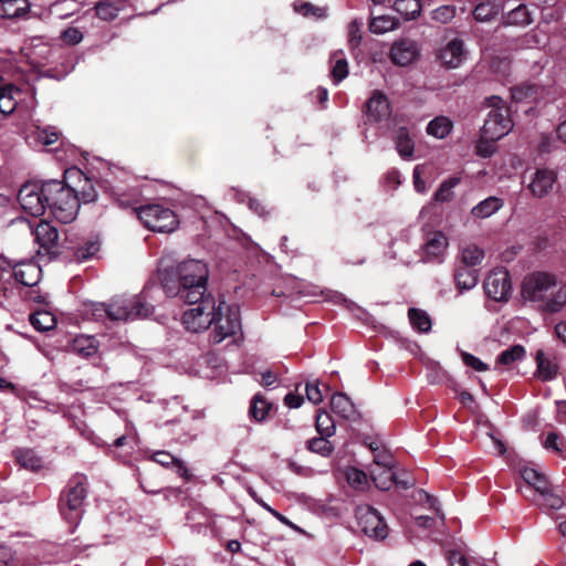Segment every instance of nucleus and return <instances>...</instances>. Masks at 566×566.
<instances>
[{
  "mask_svg": "<svg viewBox=\"0 0 566 566\" xmlns=\"http://www.w3.org/2000/svg\"><path fill=\"white\" fill-rule=\"evenodd\" d=\"M331 408L334 413L348 421L360 420V413L354 402L344 392H335L331 398Z\"/></svg>",
  "mask_w": 566,
  "mask_h": 566,
  "instance_id": "nucleus-19",
  "label": "nucleus"
},
{
  "mask_svg": "<svg viewBox=\"0 0 566 566\" xmlns=\"http://www.w3.org/2000/svg\"><path fill=\"white\" fill-rule=\"evenodd\" d=\"M396 149L403 159H409L413 155L415 144L406 127H400L396 136Z\"/></svg>",
  "mask_w": 566,
  "mask_h": 566,
  "instance_id": "nucleus-36",
  "label": "nucleus"
},
{
  "mask_svg": "<svg viewBox=\"0 0 566 566\" xmlns=\"http://www.w3.org/2000/svg\"><path fill=\"white\" fill-rule=\"evenodd\" d=\"M181 322L185 328L192 333L207 329L214 324L210 335L213 345L220 344L227 337L234 336L241 331L240 308L235 304H227L219 301L217 304L213 295H208L202 303L186 311Z\"/></svg>",
  "mask_w": 566,
  "mask_h": 566,
  "instance_id": "nucleus-2",
  "label": "nucleus"
},
{
  "mask_svg": "<svg viewBox=\"0 0 566 566\" xmlns=\"http://www.w3.org/2000/svg\"><path fill=\"white\" fill-rule=\"evenodd\" d=\"M30 9L28 0H0V18L14 19L27 14Z\"/></svg>",
  "mask_w": 566,
  "mask_h": 566,
  "instance_id": "nucleus-27",
  "label": "nucleus"
},
{
  "mask_svg": "<svg viewBox=\"0 0 566 566\" xmlns=\"http://www.w3.org/2000/svg\"><path fill=\"white\" fill-rule=\"evenodd\" d=\"M452 129V122L444 116L433 118L427 125V133L437 138L447 137Z\"/></svg>",
  "mask_w": 566,
  "mask_h": 566,
  "instance_id": "nucleus-39",
  "label": "nucleus"
},
{
  "mask_svg": "<svg viewBox=\"0 0 566 566\" xmlns=\"http://www.w3.org/2000/svg\"><path fill=\"white\" fill-rule=\"evenodd\" d=\"M358 527L368 537L382 541L388 536V526L385 518L373 506L365 504L355 510Z\"/></svg>",
  "mask_w": 566,
  "mask_h": 566,
  "instance_id": "nucleus-8",
  "label": "nucleus"
},
{
  "mask_svg": "<svg viewBox=\"0 0 566 566\" xmlns=\"http://www.w3.org/2000/svg\"><path fill=\"white\" fill-rule=\"evenodd\" d=\"M38 145L43 146L46 153H54L60 150L63 146L62 134L55 126H46L40 128L38 126Z\"/></svg>",
  "mask_w": 566,
  "mask_h": 566,
  "instance_id": "nucleus-21",
  "label": "nucleus"
},
{
  "mask_svg": "<svg viewBox=\"0 0 566 566\" xmlns=\"http://www.w3.org/2000/svg\"><path fill=\"white\" fill-rule=\"evenodd\" d=\"M106 192L120 208H132L136 212L139 209L140 191L136 187H128L123 185H109Z\"/></svg>",
  "mask_w": 566,
  "mask_h": 566,
  "instance_id": "nucleus-16",
  "label": "nucleus"
},
{
  "mask_svg": "<svg viewBox=\"0 0 566 566\" xmlns=\"http://www.w3.org/2000/svg\"><path fill=\"white\" fill-rule=\"evenodd\" d=\"M87 478L84 474L76 473L71 476L63 489L59 499V512L66 521L73 533L80 524L84 514V501L87 496Z\"/></svg>",
  "mask_w": 566,
  "mask_h": 566,
  "instance_id": "nucleus-5",
  "label": "nucleus"
},
{
  "mask_svg": "<svg viewBox=\"0 0 566 566\" xmlns=\"http://www.w3.org/2000/svg\"><path fill=\"white\" fill-rule=\"evenodd\" d=\"M15 559L11 548L7 545H0V566H14Z\"/></svg>",
  "mask_w": 566,
  "mask_h": 566,
  "instance_id": "nucleus-60",
  "label": "nucleus"
},
{
  "mask_svg": "<svg viewBox=\"0 0 566 566\" xmlns=\"http://www.w3.org/2000/svg\"><path fill=\"white\" fill-rule=\"evenodd\" d=\"M461 182V178L453 176L443 180L437 191L434 192V200L437 202H449L453 199V188Z\"/></svg>",
  "mask_w": 566,
  "mask_h": 566,
  "instance_id": "nucleus-40",
  "label": "nucleus"
},
{
  "mask_svg": "<svg viewBox=\"0 0 566 566\" xmlns=\"http://www.w3.org/2000/svg\"><path fill=\"white\" fill-rule=\"evenodd\" d=\"M453 279L460 293L473 289L479 282V270L455 264Z\"/></svg>",
  "mask_w": 566,
  "mask_h": 566,
  "instance_id": "nucleus-22",
  "label": "nucleus"
},
{
  "mask_svg": "<svg viewBox=\"0 0 566 566\" xmlns=\"http://www.w3.org/2000/svg\"><path fill=\"white\" fill-rule=\"evenodd\" d=\"M71 348L81 357L88 358L97 353L98 342L94 336L78 335L72 340Z\"/></svg>",
  "mask_w": 566,
  "mask_h": 566,
  "instance_id": "nucleus-28",
  "label": "nucleus"
},
{
  "mask_svg": "<svg viewBox=\"0 0 566 566\" xmlns=\"http://www.w3.org/2000/svg\"><path fill=\"white\" fill-rule=\"evenodd\" d=\"M484 259V251L475 244H470L463 248L460 252L459 265L474 268L479 265Z\"/></svg>",
  "mask_w": 566,
  "mask_h": 566,
  "instance_id": "nucleus-35",
  "label": "nucleus"
},
{
  "mask_svg": "<svg viewBox=\"0 0 566 566\" xmlns=\"http://www.w3.org/2000/svg\"><path fill=\"white\" fill-rule=\"evenodd\" d=\"M371 479L377 489L388 491L395 483V472L392 469H378L370 472Z\"/></svg>",
  "mask_w": 566,
  "mask_h": 566,
  "instance_id": "nucleus-42",
  "label": "nucleus"
},
{
  "mask_svg": "<svg viewBox=\"0 0 566 566\" xmlns=\"http://www.w3.org/2000/svg\"><path fill=\"white\" fill-rule=\"evenodd\" d=\"M347 480L352 485L359 488L367 483V475L361 470L353 469L347 473Z\"/></svg>",
  "mask_w": 566,
  "mask_h": 566,
  "instance_id": "nucleus-58",
  "label": "nucleus"
},
{
  "mask_svg": "<svg viewBox=\"0 0 566 566\" xmlns=\"http://www.w3.org/2000/svg\"><path fill=\"white\" fill-rule=\"evenodd\" d=\"M13 454L21 468L35 471V452L32 449H17Z\"/></svg>",
  "mask_w": 566,
  "mask_h": 566,
  "instance_id": "nucleus-48",
  "label": "nucleus"
},
{
  "mask_svg": "<svg viewBox=\"0 0 566 566\" xmlns=\"http://www.w3.org/2000/svg\"><path fill=\"white\" fill-rule=\"evenodd\" d=\"M503 206V201L497 197H489L474 206L471 213L476 218H488L495 213Z\"/></svg>",
  "mask_w": 566,
  "mask_h": 566,
  "instance_id": "nucleus-37",
  "label": "nucleus"
},
{
  "mask_svg": "<svg viewBox=\"0 0 566 566\" xmlns=\"http://www.w3.org/2000/svg\"><path fill=\"white\" fill-rule=\"evenodd\" d=\"M405 20H416L421 14L420 0H396L392 7Z\"/></svg>",
  "mask_w": 566,
  "mask_h": 566,
  "instance_id": "nucleus-33",
  "label": "nucleus"
},
{
  "mask_svg": "<svg viewBox=\"0 0 566 566\" xmlns=\"http://www.w3.org/2000/svg\"><path fill=\"white\" fill-rule=\"evenodd\" d=\"M61 40L66 45H76L83 40V33L77 28L69 27L61 32Z\"/></svg>",
  "mask_w": 566,
  "mask_h": 566,
  "instance_id": "nucleus-53",
  "label": "nucleus"
},
{
  "mask_svg": "<svg viewBox=\"0 0 566 566\" xmlns=\"http://www.w3.org/2000/svg\"><path fill=\"white\" fill-rule=\"evenodd\" d=\"M361 27L363 22L357 19L353 20L348 25V44L352 50L357 49L361 44Z\"/></svg>",
  "mask_w": 566,
  "mask_h": 566,
  "instance_id": "nucleus-51",
  "label": "nucleus"
},
{
  "mask_svg": "<svg viewBox=\"0 0 566 566\" xmlns=\"http://www.w3.org/2000/svg\"><path fill=\"white\" fill-rule=\"evenodd\" d=\"M374 463L378 467V469H392L395 465V460L388 450L381 449L375 453Z\"/></svg>",
  "mask_w": 566,
  "mask_h": 566,
  "instance_id": "nucleus-52",
  "label": "nucleus"
},
{
  "mask_svg": "<svg viewBox=\"0 0 566 566\" xmlns=\"http://www.w3.org/2000/svg\"><path fill=\"white\" fill-rule=\"evenodd\" d=\"M525 356V348L522 345H513L510 348L503 350L496 357V364L509 366L517 360H521Z\"/></svg>",
  "mask_w": 566,
  "mask_h": 566,
  "instance_id": "nucleus-47",
  "label": "nucleus"
},
{
  "mask_svg": "<svg viewBox=\"0 0 566 566\" xmlns=\"http://www.w3.org/2000/svg\"><path fill=\"white\" fill-rule=\"evenodd\" d=\"M398 22L389 15L375 17L369 22V31L375 34H382L391 31L397 27Z\"/></svg>",
  "mask_w": 566,
  "mask_h": 566,
  "instance_id": "nucleus-46",
  "label": "nucleus"
},
{
  "mask_svg": "<svg viewBox=\"0 0 566 566\" xmlns=\"http://www.w3.org/2000/svg\"><path fill=\"white\" fill-rule=\"evenodd\" d=\"M455 17V7L446 4L431 11V19L439 23H449Z\"/></svg>",
  "mask_w": 566,
  "mask_h": 566,
  "instance_id": "nucleus-50",
  "label": "nucleus"
},
{
  "mask_svg": "<svg viewBox=\"0 0 566 566\" xmlns=\"http://www.w3.org/2000/svg\"><path fill=\"white\" fill-rule=\"evenodd\" d=\"M45 296L38 292V332L51 331L56 326V317L54 314L45 310Z\"/></svg>",
  "mask_w": 566,
  "mask_h": 566,
  "instance_id": "nucleus-31",
  "label": "nucleus"
},
{
  "mask_svg": "<svg viewBox=\"0 0 566 566\" xmlns=\"http://www.w3.org/2000/svg\"><path fill=\"white\" fill-rule=\"evenodd\" d=\"M315 427L321 436L332 437L335 434V422L329 413L318 410L315 419Z\"/></svg>",
  "mask_w": 566,
  "mask_h": 566,
  "instance_id": "nucleus-44",
  "label": "nucleus"
},
{
  "mask_svg": "<svg viewBox=\"0 0 566 566\" xmlns=\"http://www.w3.org/2000/svg\"><path fill=\"white\" fill-rule=\"evenodd\" d=\"M512 127L509 108L491 109L481 128V139L496 142L507 135Z\"/></svg>",
  "mask_w": 566,
  "mask_h": 566,
  "instance_id": "nucleus-10",
  "label": "nucleus"
},
{
  "mask_svg": "<svg viewBox=\"0 0 566 566\" xmlns=\"http://www.w3.org/2000/svg\"><path fill=\"white\" fill-rule=\"evenodd\" d=\"M331 60L334 62L331 75L334 83L338 84L348 75V63L342 52H334Z\"/></svg>",
  "mask_w": 566,
  "mask_h": 566,
  "instance_id": "nucleus-41",
  "label": "nucleus"
},
{
  "mask_svg": "<svg viewBox=\"0 0 566 566\" xmlns=\"http://www.w3.org/2000/svg\"><path fill=\"white\" fill-rule=\"evenodd\" d=\"M415 484V481L410 476L409 473L407 472H402L401 474H397L395 473V483L394 485L402 489V490H408L410 488H412Z\"/></svg>",
  "mask_w": 566,
  "mask_h": 566,
  "instance_id": "nucleus-59",
  "label": "nucleus"
},
{
  "mask_svg": "<svg viewBox=\"0 0 566 566\" xmlns=\"http://www.w3.org/2000/svg\"><path fill=\"white\" fill-rule=\"evenodd\" d=\"M154 307L140 297H116L109 303H99L95 308V315L104 313L111 321H135L146 318L153 313Z\"/></svg>",
  "mask_w": 566,
  "mask_h": 566,
  "instance_id": "nucleus-6",
  "label": "nucleus"
},
{
  "mask_svg": "<svg viewBox=\"0 0 566 566\" xmlns=\"http://www.w3.org/2000/svg\"><path fill=\"white\" fill-rule=\"evenodd\" d=\"M448 560L450 566H469V562L465 556H463L458 551H450L448 553Z\"/></svg>",
  "mask_w": 566,
  "mask_h": 566,
  "instance_id": "nucleus-64",
  "label": "nucleus"
},
{
  "mask_svg": "<svg viewBox=\"0 0 566 566\" xmlns=\"http://www.w3.org/2000/svg\"><path fill=\"white\" fill-rule=\"evenodd\" d=\"M462 360L468 366L476 371H486L489 369V366L484 364L480 358L476 356L470 354V353H462Z\"/></svg>",
  "mask_w": 566,
  "mask_h": 566,
  "instance_id": "nucleus-56",
  "label": "nucleus"
},
{
  "mask_svg": "<svg viewBox=\"0 0 566 566\" xmlns=\"http://www.w3.org/2000/svg\"><path fill=\"white\" fill-rule=\"evenodd\" d=\"M44 548H50L51 551H54V557L46 558V556H44V564L69 563L72 559H74L81 552L76 546L70 544H45L42 546V549Z\"/></svg>",
  "mask_w": 566,
  "mask_h": 566,
  "instance_id": "nucleus-23",
  "label": "nucleus"
},
{
  "mask_svg": "<svg viewBox=\"0 0 566 566\" xmlns=\"http://www.w3.org/2000/svg\"><path fill=\"white\" fill-rule=\"evenodd\" d=\"M35 182L32 180L25 181L19 189L17 199L21 206V209L25 211L28 217H19L13 222H27L32 235H35V226L30 218L35 217Z\"/></svg>",
  "mask_w": 566,
  "mask_h": 566,
  "instance_id": "nucleus-13",
  "label": "nucleus"
},
{
  "mask_svg": "<svg viewBox=\"0 0 566 566\" xmlns=\"http://www.w3.org/2000/svg\"><path fill=\"white\" fill-rule=\"evenodd\" d=\"M532 23L531 12L525 4H520L503 15L504 25L524 27Z\"/></svg>",
  "mask_w": 566,
  "mask_h": 566,
  "instance_id": "nucleus-32",
  "label": "nucleus"
},
{
  "mask_svg": "<svg viewBox=\"0 0 566 566\" xmlns=\"http://www.w3.org/2000/svg\"><path fill=\"white\" fill-rule=\"evenodd\" d=\"M366 115L369 122H381L389 118L391 114L388 97L380 91H374L366 102Z\"/></svg>",
  "mask_w": 566,
  "mask_h": 566,
  "instance_id": "nucleus-15",
  "label": "nucleus"
},
{
  "mask_svg": "<svg viewBox=\"0 0 566 566\" xmlns=\"http://www.w3.org/2000/svg\"><path fill=\"white\" fill-rule=\"evenodd\" d=\"M558 434L549 432L545 439L544 447L554 450L558 455L564 457L563 449L558 446Z\"/></svg>",
  "mask_w": 566,
  "mask_h": 566,
  "instance_id": "nucleus-61",
  "label": "nucleus"
},
{
  "mask_svg": "<svg viewBox=\"0 0 566 566\" xmlns=\"http://www.w3.org/2000/svg\"><path fill=\"white\" fill-rule=\"evenodd\" d=\"M329 437L321 436L312 438L307 441V449L311 452L317 453L322 457H329L334 451L333 443L328 440Z\"/></svg>",
  "mask_w": 566,
  "mask_h": 566,
  "instance_id": "nucleus-43",
  "label": "nucleus"
},
{
  "mask_svg": "<svg viewBox=\"0 0 566 566\" xmlns=\"http://www.w3.org/2000/svg\"><path fill=\"white\" fill-rule=\"evenodd\" d=\"M484 292L495 302H507L512 291L509 271L496 269L490 272L483 283Z\"/></svg>",
  "mask_w": 566,
  "mask_h": 566,
  "instance_id": "nucleus-11",
  "label": "nucleus"
},
{
  "mask_svg": "<svg viewBox=\"0 0 566 566\" xmlns=\"http://www.w3.org/2000/svg\"><path fill=\"white\" fill-rule=\"evenodd\" d=\"M38 205L49 210L59 222L70 223L75 220L80 206L73 184L65 178L49 179L41 182L38 191Z\"/></svg>",
  "mask_w": 566,
  "mask_h": 566,
  "instance_id": "nucleus-3",
  "label": "nucleus"
},
{
  "mask_svg": "<svg viewBox=\"0 0 566 566\" xmlns=\"http://www.w3.org/2000/svg\"><path fill=\"white\" fill-rule=\"evenodd\" d=\"M557 181V174L553 169L541 168L534 174L532 182L528 185V189L534 197L543 198L547 196Z\"/></svg>",
  "mask_w": 566,
  "mask_h": 566,
  "instance_id": "nucleus-17",
  "label": "nucleus"
},
{
  "mask_svg": "<svg viewBox=\"0 0 566 566\" xmlns=\"http://www.w3.org/2000/svg\"><path fill=\"white\" fill-rule=\"evenodd\" d=\"M306 398L314 405L323 401V394L319 389L318 382H307L305 386Z\"/></svg>",
  "mask_w": 566,
  "mask_h": 566,
  "instance_id": "nucleus-55",
  "label": "nucleus"
},
{
  "mask_svg": "<svg viewBox=\"0 0 566 566\" xmlns=\"http://www.w3.org/2000/svg\"><path fill=\"white\" fill-rule=\"evenodd\" d=\"M65 178L71 182L76 181V185H73V187L75 188L80 207L81 203H91L97 199V191L93 181L81 169L76 167L65 169Z\"/></svg>",
  "mask_w": 566,
  "mask_h": 566,
  "instance_id": "nucleus-12",
  "label": "nucleus"
},
{
  "mask_svg": "<svg viewBox=\"0 0 566 566\" xmlns=\"http://www.w3.org/2000/svg\"><path fill=\"white\" fill-rule=\"evenodd\" d=\"M503 10V3L485 0L475 6L473 17L478 22L493 20Z\"/></svg>",
  "mask_w": 566,
  "mask_h": 566,
  "instance_id": "nucleus-30",
  "label": "nucleus"
},
{
  "mask_svg": "<svg viewBox=\"0 0 566 566\" xmlns=\"http://www.w3.org/2000/svg\"><path fill=\"white\" fill-rule=\"evenodd\" d=\"M418 46L415 41L402 39L392 44L390 60L394 64L407 66L418 56Z\"/></svg>",
  "mask_w": 566,
  "mask_h": 566,
  "instance_id": "nucleus-18",
  "label": "nucleus"
},
{
  "mask_svg": "<svg viewBox=\"0 0 566 566\" xmlns=\"http://www.w3.org/2000/svg\"><path fill=\"white\" fill-rule=\"evenodd\" d=\"M61 248L57 228L41 219L38 222V261L50 262L56 259Z\"/></svg>",
  "mask_w": 566,
  "mask_h": 566,
  "instance_id": "nucleus-9",
  "label": "nucleus"
},
{
  "mask_svg": "<svg viewBox=\"0 0 566 566\" xmlns=\"http://www.w3.org/2000/svg\"><path fill=\"white\" fill-rule=\"evenodd\" d=\"M537 377L542 381H549L557 376V365L545 357L543 350L536 353Z\"/></svg>",
  "mask_w": 566,
  "mask_h": 566,
  "instance_id": "nucleus-34",
  "label": "nucleus"
},
{
  "mask_svg": "<svg viewBox=\"0 0 566 566\" xmlns=\"http://www.w3.org/2000/svg\"><path fill=\"white\" fill-rule=\"evenodd\" d=\"M177 459L175 455L167 451H157L151 455V460L161 467L170 468L174 465L175 462H177Z\"/></svg>",
  "mask_w": 566,
  "mask_h": 566,
  "instance_id": "nucleus-57",
  "label": "nucleus"
},
{
  "mask_svg": "<svg viewBox=\"0 0 566 566\" xmlns=\"http://www.w3.org/2000/svg\"><path fill=\"white\" fill-rule=\"evenodd\" d=\"M272 408L273 405L262 394H255L250 402L249 417L255 422H262L268 418Z\"/></svg>",
  "mask_w": 566,
  "mask_h": 566,
  "instance_id": "nucleus-29",
  "label": "nucleus"
},
{
  "mask_svg": "<svg viewBox=\"0 0 566 566\" xmlns=\"http://www.w3.org/2000/svg\"><path fill=\"white\" fill-rule=\"evenodd\" d=\"M545 497V503L549 509L559 510L564 505V501L562 496L553 493V490H549V493L543 494Z\"/></svg>",
  "mask_w": 566,
  "mask_h": 566,
  "instance_id": "nucleus-62",
  "label": "nucleus"
},
{
  "mask_svg": "<svg viewBox=\"0 0 566 566\" xmlns=\"http://www.w3.org/2000/svg\"><path fill=\"white\" fill-rule=\"evenodd\" d=\"M531 486H533L534 490L542 495L549 493V490L552 489L551 483L548 482L547 478L543 473H541L538 479H536Z\"/></svg>",
  "mask_w": 566,
  "mask_h": 566,
  "instance_id": "nucleus-63",
  "label": "nucleus"
},
{
  "mask_svg": "<svg viewBox=\"0 0 566 566\" xmlns=\"http://www.w3.org/2000/svg\"><path fill=\"white\" fill-rule=\"evenodd\" d=\"M542 94L537 84L522 83L511 87V97L515 103H534Z\"/></svg>",
  "mask_w": 566,
  "mask_h": 566,
  "instance_id": "nucleus-24",
  "label": "nucleus"
},
{
  "mask_svg": "<svg viewBox=\"0 0 566 566\" xmlns=\"http://www.w3.org/2000/svg\"><path fill=\"white\" fill-rule=\"evenodd\" d=\"M126 0H102L95 4L96 15L104 21H113L126 6Z\"/></svg>",
  "mask_w": 566,
  "mask_h": 566,
  "instance_id": "nucleus-26",
  "label": "nucleus"
},
{
  "mask_svg": "<svg viewBox=\"0 0 566 566\" xmlns=\"http://www.w3.org/2000/svg\"><path fill=\"white\" fill-rule=\"evenodd\" d=\"M465 54L463 40L454 38L443 48L439 49L436 56L441 66L446 69H457L462 64Z\"/></svg>",
  "mask_w": 566,
  "mask_h": 566,
  "instance_id": "nucleus-14",
  "label": "nucleus"
},
{
  "mask_svg": "<svg viewBox=\"0 0 566 566\" xmlns=\"http://www.w3.org/2000/svg\"><path fill=\"white\" fill-rule=\"evenodd\" d=\"M137 217L147 229L154 232L169 233L176 230L179 224L175 211L159 203L139 207Z\"/></svg>",
  "mask_w": 566,
  "mask_h": 566,
  "instance_id": "nucleus-7",
  "label": "nucleus"
},
{
  "mask_svg": "<svg viewBox=\"0 0 566 566\" xmlns=\"http://www.w3.org/2000/svg\"><path fill=\"white\" fill-rule=\"evenodd\" d=\"M447 247L448 240L442 232L436 231L430 233L422 245L424 252V261L441 262L440 258L443 255Z\"/></svg>",
  "mask_w": 566,
  "mask_h": 566,
  "instance_id": "nucleus-20",
  "label": "nucleus"
},
{
  "mask_svg": "<svg viewBox=\"0 0 566 566\" xmlns=\"http://www.w3.org/2000/svg\"><path fill=\"white\" fill-rule=\"evenodd\" d=\"M294 10L304 17L315 15L317 18H322L325 14L324 9L315 7L311 2H303L300 6H294Z\"/></svg>",
  "mask_w": 566,
  "mask_h": 566,
  "instance_id": "nucleus-54",
  "label": "nucleus"
},
{
  "mask_svg": "<svg viewBox=\"0 0 566 566\" xmlns=\"http://www.w3.org/2000/svg\"><path fill=\"white\" fill-rule=\"evenodd\" d=\"M98 250L99 244L96 241H87L75 249L74 256L78 262L87 261L93 258Z\"/></svg>",
  "mask_w": 566,
  "mask_h": 566,
  "instance_id": "nucleus-49",
  "label": "nucleus"
},
{
  "mask_svg": "<svg viewBox=\"0 0 566 566\" xmlns=\"http://www.w3.org/2000/svg\"><path fill=\"white\" fill-rule=\"evenodd\" d=\"M11 275L19 284L25 287L35 286V264L32 261L17 263L12 269Z\"/></svg>",
  "mask_w": 566,
  "mask_h": 566,
  "instance_id": "nucleus-25",
  "label": "nucleus"
},
{
  "mask_svg": "<svg viewBox=\"0 0 566 566\" xmlns=\"http://www.w3.org/2000/svg\"><path fill=\"white\" fill-rule=\"evenodd\" d=\"M409 321L415 329L427 333L431 329V318L423 310L411 307L408 310Z\"/></svg>",
  "mask_w": 566,
  "mask_h": 566,
  "instance_id": "nucleus-38",
  "label": "nucleus"
},
{
  "mask_svg": "<svg viewBox=\"0 0 566 566\" xmlns=\"http://www.w3.org/2000/svg\"><path fill=\"white\" fill-rule=\"evenodd\" d=\"M14 86L12 84H3L0 87V113L3 115L11 114L17 106V102L12 96Z\"/></svg>",
  "mask_w": 566,
  "mask_h": 566,
  "instance_id": "nucleus-45",
  "label": "nucleus"
},
{
  "mask_svg": "<svg viewBox=\"0 0 566 566\" xmlns=\"http://www.w3.org/2000/svg\"><path fill=\"white\" fill-rule=\"evenodd\" d=\"M209 274L208 264L198 259H187L158 270L160 285L168 297L197 305L212 295L207 293Z\"/></svg>",
  "mask_w": 566,
  "mask_h": 566,
  "instance_id": "nucleus-1",
  "label": "nucleus"
},
{
  "mask_svg": "<svg viewBox=\"0 0 566 566\" xmlns=\"http://www.w3.org/2000/svg\"><path fill=\"white\" fill-rule=\"evenodd\" d=\"M556 276L546 272H535L525 277L522 285L524 298L541 302L542 310L557 313L566 305V284L558 287Z\"/></svg>",
  "mask_w": 566,
  "mask_h": 566,
  "instance_id": "nucleus-4",
  "label": "nucleus"
}]
</instances>
